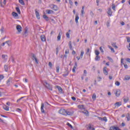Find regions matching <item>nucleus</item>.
Returning <instances> with one entry per match:
<instances>
[{
  "mask_svg": "<svg viewBox=\"0 0 130 130\" xmlns=\"http://www.w3.org/2000/svg\"><path fill=\"white\" fill-rule=\"evenodd\" d=\"M3 108H4V109H5V110H6V111H9V106L5 105L3 107Z\"/></svg>",
  "mask_w": 130,
  "mask_h": 130,
  "instance_id": "26",
  "label": "nucleus"
},
{
  "mask_svg": "<svg viewBox=\"0 0 130 130\" xmlns=\"http://www.w3.org/2000/svg\"><path fill=\"white\" fill-rule=\"evenodd\" d=\"M128 100H129V99H128V98L123 99V101L125 103H126V102H127V101H128Z\"/></svg>",
  "mask_w": 130,
  "mask_h": 130,
  "instance_id": "38",
  "label": "nucleus"
},
{
  "mask_svg": "<svg viewBox=\"0 0 130 130\" xmlns=\"http://www.w3.org/2000/svg\"><path fill=\"white\" fill-rule=\"evenodd\" d=\"M107 26L108 27H110V22L109 21H107Z\"/></svg>",
  "mask_w": 130,
  "mask_h": 130,
  "instance_id": "46",
  "label": "nucleus"
},
{
  "mask_svg": "<svg viewBox=\"0 0 130 130\" xmlns=\"http://www.w3.org/2000/svg\"><path fill=\"white\" fill-rule=\"evenodd\" d=\"M95 60H96V61L100 60V56L99 55H96L95 57Z\"/></svg>",
  "mask_w": 130,
  "mask_h": 130,
  "instance_id": "25",
  "label": "nucleus"
},
{
  "mask_svg": "<svg viewBox=\"0 0 130 130\" xmlns=\"http://www.w3.org/2000/svg\"><path fill=\"white\" fill-rule=\"evenodd\" d=\"M41 40L44 42V41H46V39L45 38V36L44 35H42L41 36Z\"/></svg>",
  "mask_w": 130,
  "mask_h": 130,
  "instance_id": "13",
  "label": "nucleus"
},
{
  "mask_svg": "<svg viewBox=\"0 0 130 130\" xmlns=\"http://www.w3.org/2000/svg\"><path fill=\"white\" fill-rule=\"evenodd\" d=\"M115 85L116 86H119V85H120V82H119V81H116L115 82Z\"/></svg>",
  "mask_w": 130,
  "mask_h": 130,
  "instance_id": "40",
  "label": "nucleus"
},
{
  "mask_svg": "<svg viewBox=\"0 0 130 130\" xmlns=\"http://www.w3.org/2000/svg\"><path fill=\"white\" fill-rule=\"evenodd\" d=\"M69 52H70V51H69V50H66L65 51V53L66 54H68V53H69Z\"/></svg>",
  "mask_w": 130,
  "mask_h": 130,
  "instance_id": "62",
  "label": "nucleus"
},
{
  "mask_svg": "<svg viewBox=\"0 0 130 130\" xmlns=\"http://www.w3.org/2000/svg\"><path fill=\"white\" fill-rule=\"evenodd\" d=\"M49 67H50V69L52 68V63L51 62H49Z\"/></svg>",
  "mask_w": 130,
  "mask_h": 130,
  "instance_id": "42",
  "label": "nucleus"
},
{
  "mask_svg": "<svg viewBox=\"0 0 130 130\" xmlns=\"http://www.w3.org/2000/svg\"><path fill=\"white\" fill-rule=\"evenodd\" d=\"M60 114H62L63 115H66L67 111H66L64 109H61L59 110L58 112Z\"/></svg>",
  "mask_w": 130,
  "mask_h": 130,
  "instance_id": "2",
  "label": "nucleus"
},
{
  "mask_svg": "<svg viewBox=\"0 0 130 130\" xmlns=\"http://www.w3.org/2000/svg\"><path fill=\"white\" fill-rule=\"evenodd\" d=\"M42 83L45 88L48 89V90H50V91H52V85L48 83L46 80L42 81Z\"/></svg>",
  "mask_w": 130,
  "mask_h": 130,
  "instance_id": "1",
  "label": "nucleus"
},
{
  "mask_svg": "<svg viewBox=\"0 0 130 130\" xmlns=\"http://www.w3.org/2000/svg\"><path fill=\"white\" fill-rule=\"evenodd\" d=\"M74 114V111H66V115H70L72 116Z\"/></svg>",
  "mask_w": 130,
  "mask_h": 130,
  "instance_id": "5",
  "label": "nucleus"
},
{
  "mask_svg": "<svg viewBox=\"0 0 130 130\" xmlns=\"http://www.w3.org/2000/svg\"><path fill=\"white\" fill-rule=\"evenodd\" d=\"M112 9H113L114 11H115V5H114V4H113L112 5Z\"/></svg>",
  "mask_w": 130,
  "mask_h": 130,
  "instance_id": "47",
  "label": "nucleus"
},
{
  "mask_svg": "<svg viewBox=\"0 0 130 130\" xmlns=\"http://www.w3.org/2000/svg\"><path fill=\"white\" fill-rule=\"evenodd\" d=\"M19 3L22 5V6H25V3H24V1L23 0H18Z\"/></svg>",
  "mask_w": 130,
  "mask_h": 130,
  "instance_id": "29",
  "label": "nucleus"
},
{
  "mask_svg": "<svg viewBox=\"0 0 130 130\" xmlns=\"http://www.w3.org/2000/svg\"><path fill=\"white\" fill-rule=\"evenodd\" d=\"M1 31L2 32V33H3V32H4V27L1 28Z\"/></svg>",
  "mask_w": 130,
  "mask_h": 130,
  "instance_id": "64",
  "label": "nucleus"
},
{
  "mask_svg": "<svg viewBox=\"0 0 130 130\" xmlns=\"http://www.w3.org/2000/svg\"><path fill=\"white\" fill-rule=\"evenodd\" d=\"M99 3H100V0H96L97 6H99Z\"/></svg>",
  "mask_w": 130,
  "mask_h": 130,
  "instance_id": "59",
  "label": "nucleus"
},
{
  "mask_svg": "<svg viewBox=\"0 0 130 130\" xmlns=\"http://www.w3.org/2000/svg\"><path fill=\"white\" fill-rule=\"evenodd\" d=\"M95 54L96 55H99V54H100V52H99V51L96 50L95 51Z\"/></svg>",
  "mask_w": 130,
  "mask_h": 130,
  "instance_id": "39",
  "label": "nucleus"
},
{
  "mask_svg": "<svg viewBox=\"0 0 130 130\" xmlns=\"http://www.w3.org/2000/svg\"><path fill=\"white\" fill-rule=\"evenodd\" d=\"M62 34V31H60L58 35V36L57 37V41H60V38L61 37V35Z\"/></svg>",
  "mask_w": 130,
  "mask_h": 130,
  "instance_id": "9",
  "label": "nucleus"
},
{
  "mask_svg": "<svg viewBox=\"0 0 130 130\" xmlns=\"http://www.w3.org/2000/svg\"><path fill=\"white\" fill-rule=\"evenodd\" d=\"M84 51L83 50L81 51V53H80V58H83V56L84 55Z\"/></svg>",
  "mask_w": 130,
  "mask_h": 130,
  "instance_id": "30",
  "label": "nucleus"
},
{
  "mask_svg": "<svg viewBox=\"0 0 130 130\" xmlns=\"http://www.w3.org/2000/svg\"><path fill=\"white\" fill-rule=\"evenodd\" d=\"M126 39H127V42L129 43L130 42V38L129 37H127Z\"/></svg>",
  "mask_w": 130,
  "mask_h": 130,
  "instance_id": "50",
  "label": "nucleus"
},
{
  "mask_svg": "<svg viewBox=\"0 0 130 130\" xmlns=\"http://www.w3.org/2000/svg\"><path fill=\"white\" fill-rule=\"evenodd\" d=\"M107 69V67H105L104 68H103V72H104V74L105 75H106V76H107V75H108V72H107V71L106 70Z\"/></svg>",
  "mask_w": 130,
  "mask_h": 130,
  "instance_id": "12",
  "label": "nucleus"
},
{
  "mask_svg": "<svg viewBox=\"0 0 130 130\" xmlns=\"http://www.w3.org/2000/svg\"><path fill=\"white\" fill-rule=\"evenodd\" d=\"M5 76L4 75H0V82H1L2 80L4 79Z\"/></svg>",
  "mask_w": 130,
  "mask_h": 130,
  "instance_id": "41",
  "label": "nucleus"
},
{
  "mask_svg": "<svg viewBox=\"0 0 130 130\" xmlns=\"http://www.w3.org/2000/svg\"><path fill=\"white\" fill-rule=\"evenodd\" d=\"M126 117L127 118V121H129V120H130V115H129V113H127V116Z\"/></svg>",
  "mask_w": 130,
  "mask_h": 130,
  "instance_id": "35",
  "label": "nucleus"
},
{
  "mask_svg": "<svg viewBox=\"0 0 130 130\" xmlns=\"http://www.w3.org/2000/svg\"><path fill=\"white\" fill-rule=\"evenodd\" d=\"M53 13V11L52 10H48L47 14H52Z\"/></svg>",
  "mask_w": 130,
  "mask_h": 130,
  "instance_id": "45",
  "label": "nucleus"
},
{
  "mask_svg": "<svg viewBox=\"0 0 130 130\" xmlns=\"http://www.w3.org/2000/svg\"><path fill=\"white\" fill-rule=\"evenodd\" d=\"M108 58L109 60H110V61H111L112 62H113V59H112L111 58V57H108Z\"/></svg>",
  "mask_w": 130,
  "mask_h": 130,
  "instance_id": "48",
  "label": "nucleus"
},
{
  "mask_svg": "<svg viewBox=\"0 0 130 130\" xmlns=\"http://www.w3.org/2000/svg\"><path fill=\"white\" fill-rule=\"evenodd\" d=\"M69 48L71 49V50H73V46H72V42H69Z\"/></svg>",
  "mask_w": 130,
  "mask_h": 130,
  "instance_id": "32",
  "label": "nucleus"
},
{
  "mask_svg": "<svg viewBox=\"0 0 130 130\" xmlns=\"http://www.w3.org/2000/svg\"><path fill=\"white\" fill-rule=\"evenodd\" d=\"M88 129L89 130H95V128L92 127V126L91 125V124H89L88 125Z\"/></svg>",
  "mask_w": 130,
  "mask_h": 130,
  "instance_id": "21",
  "label": "nucleus"
},
{
  "mask_svg": "<svg viewBox=\"0 0 130 130\" xmlns=\"http://www.w3.org/2000/svg\"><path fill=\"white\" fill-rule=\"evenodd\" d=\"M16 10L18 14H21V11H20V8H19V7H16Z\"/></svg>",
  "mask_w": 130,
  "mask_h": 130,
  "instance_id": "36",
  "label": "nucleus"
},
{
  "mask_svg": "<svg viewBox=\"0 0 130 130\" xmlns=\"http://www.w3.org/2000/svg\"><path fill=\"white\" fill-rule=\"evenodd\" d=\"M123 58H121V63L122 64H124V67L125 68V69H127L128 68V66H127V64H124V63H123Z\"/></svg>",
  "mask_w": 130,
  "mask_h": 130,
  "instance_id": "15",
  "label": "nucleus"
},
{
  "mask_svg": "<svg viewBox=\"0 0 130 130\" xmlns=\"http://www.w3.org/2000/svg\"><path fill=\"white\" fill-rule=\"evenodd\" d=\"M100 119H101V120H103L104 121H107V118H106V117H104L103 118L100 117Z\"/></svg>",
  "mask_w": 130,
  "mask_h": 130,
  "instance_id": "31",
  "label": "nucleus"
},
{
  "mask_svg": "<svg viewBox=\"0 0 130 130\" xmlns=\"http://www.w3.org/2000/svg\"><path fill=\"white\" fill-rule=\"evenodd\" d=\"M66 36L67 38H70V33L67 32Z\"/></svg>",
  "mask_w": 130,
  "mask_h": 130,
  "instance_id": "52",
  "label": "nucleus"
},
{
  "mask_svg": "<svg viewBox=\"0 0 130 130\" xmlns=\"http://www.w3.org/2000/svg\"><path fill=\"white\" fill-rule=\"evenodd\" d=\"M69 3L71 6H73V2H72V0H69Z\"/></svg>",
  "mask_w": 130,
  "mask_h": 130,
  "instance_id": "60",
  "label": "nucleus"
},
{
  "mask_svg": "<svg viewBox=\"0 0 130 130\" xmlns=\"http://www.w3.org/2000/svg\"><path fill=\"white\" fill-rule=\"evenodd\" d=\"M23 35H24L25 37H26V36H27V35H28V29L27 28H25L24 32L23 34Z\"/></svg>",
  "mask_w": 130,
  "mask_h": 130,
  "instance_id": "18",
  "label": "nucleus"
},
{
  "mask_svg": "<svg viewBox=\"0 0 130 130\" xmlns=\"http://www.w3.org/2000/svg\"><path fill=\"white\" fill-rule=\"evenodd\" d=\"M117 127H116L115 126H112L110 127L109 130H116V128Z\"/></svg>",
  "mask_w": 130,
  "mask_h": 130,
  "instance_id": "22",
  "label": "nucleus"
},
{
  "mask_svg": "<svg viewBox=\"0 0 130 130\" xmlns=\"http://www.w3.org/2000/svg\"><path fill=\"white\" fill-rule=\"evenodd\" d=\"M114 105H115L116 106H117V107H119V106H120V105H121V102H117L116 103H115Z\"/></svg>",
  "mask_w": 130,
  "mask_h": 130,
  "instance_id": "23",
  "label": "nucleus"
},
{
  "mask_svg": "<svg viewBox=\"0 0 130 130\" xmlns=\"http://www.w3.org/2000/svg\"><path fill=\"white\" fill-rule=\"evenodd\" d=\"M72 53L73 55H75V54H76V51H75V50H73Z\"/></svg>",
  "mask_w": 130,
  "mask_h": 130,
  "instance_id": "63",
  "label": "nucleus"
},
{
  "mask_svg": "<svg viewBox=\"0 0 130 130\" xmlns=\"http://www.w3.org/2000/svg\"><path fill=\"white\" fill-rule=\"evenodd\" d=\"M126 60V61H127V62L130 63V58H127Z\"/></svg>",
  "mask_w": 130,
  "mask_h": 130,
  "instance_id": "61",
  "label": "nucleus"
},
{
  "mask_svg": "<svg viewBox=\"0 0 130 130\" xmlns=\"http://www.w3.org/2000/svg\"><path fill=\"white\" fill-rule=\"evenodd\" d=\"M35 13H36V16L38 20L40 19V14H39V12L37 11V9L35 10Z\"/></svg>",
  "mask_w": 130,
  "mask_h": 130,
  "instance_id": "7",
  "label": "nucleus"
},
{
  "mask_svg": "<svg viewBox=\"0 0 130 130\" xmlns=\"http://www.w3.org/2000/svg\"><path fill=\"white\" fill-rule=\"evenodd\" d=\"M5 43L8 45V46H12V41L11 40H8L5 42Z\"/></svg>",
  "mask_w": 130,
  "mask_h": 130,
  "instance_id": "14",
  "label": "nucleus"
},
{
  "mask_svg": "<svg viewBox=\"0 0 130 130\" xmlns=\"http://www.w3.org/2000/svg\"><path fill=\"white\" fill-rule=\"evenodd\" d=\"M79 19V14H76V17H75V22H76V23H79V21H78Z\"/></svg>",
  "mask_w": 130,
  "mask_h": 130,
  "instance_id": "17",
  "label": "nucleus"
},
{
  "mask_svg": "<svg viewBox=\"0 0 130 130\" xmlns=\"http://www.w3.org/2000/svg\"><path fill=\"white\" fill-rule=\"evenodd\" d=\"M50 8L54 11H57V10H58V8H57V6L54 5H51Z\"/></svg>",
  "mask_w": 130,
  "mask_h": 130,
  "instance_id": "6",
  "label": "nucleus"
},
{
  "mask_svg": "<svg viewBox=\"0 0 130 130\" xmlns=\"http://www.w3.org/2000/svg\"><path fill=\"white\" fill-rule=\"evenodd\" d=\"M67 124L68 125V126L71 127V128H73V125H72V124H71L70 123L68 122Z\"/></svg>",
  "mask_w": 130,
  "mask_h": 130,
  "instance_id": "44",
  "label": "nucleus"
},
{
  "mask_svg": "<svg viewBox=\"0 0 130 130\" xmlns=\"http://www.w3.org/2000/svg\"><path fill=\"white\" fill-rule=\"evenodd\" d=\"M31 57L32 60H35L36 63H39L38 60H37V58H36V56H35V54L31 53Z\"/></svg>",
  "mask_w": 130,
  "mask_h": 130,
  "instance_id": "4",
  "label": "nucleus"
},
{
  "mask_svg": "<svg viewBox=\"0 0 130 130\" xmlns=\"http://www.w3.org/2000/svg\"><path fill=\"white\" fill-rule=\"evenodd\" d=\"M56 88H58L59 92H61L62 91V88H61V87L57 85L56 86Z\"/></svg>",
  "mask_w": 130,
  "mask_h": 130,
  "instance_id": "28",
  "label": "nucleus"
},
{
  "mask_svg": "<svg viewBox=\"0 0 130 130\" xmlns=\"http://www.w3.org/2000/svg\"><path fill=\"white\" fill-rule=\"evenodd\" d=\"M82 113H84V114H85L86 116H89V112L87 110H84L82 111Z\"/></svg>",
  "mask_w": 130,
  "mask_h": 130,
  "instance_id": "19",
  "label": "nucleus"
},
{
  "mask_svg": "<svg viewBox=\"0 0 130 130\" xmlns=\"http://www.w3.org/2000/svg\"><path fill=\"white\" fill-rule=\"evenodd\" d=\"M107 14L109 16H112V10H111V8L108 9Z\"/></svg>",
  "mask_w": 130,
  "mask_h": 130,
  "instance_id": "10",
  "label": "nucleus"
},
{
  "mask_svg": "<svg viewBox=\"0 0 130 130\" xmlns=\"http://www.w3.org/2000/svg\"><path fill=\"white\" fill-rule=\"evenodd\" d=\"M16 29L18 31V34H20L22 32V26L20 25H17L16 26Z\"/></svg>",
  "mask_w": 130,
  "mask_h": 130,
  "instance_id": "3",
  "label": "nucleus"
},
{
  "mask_svg": "<svg viewBox=\"0 0 130 130\" xmlns=\"http://www.w3.org/2000/svg\"><path fill=\"white\" fill-rule=\"evenodd\" d=\"M4 69L5 72H8V71L9 70V66H8V65H5Z\"/></svg>",
  "mask_w": 130,
  "mask_h": 130,
  "instance_id": "27",
  "label": "nucleus"
},
{
  "mask_svg": "<svg viewBox=\"0 0 130 130\" xmlns=\"http://www.w3.org/2000/svg\"><path fill=\"white\" fill-rule=\"evenodd\" d=\"M69 75V72H67V73L66 74H62L63 77H67Z\"/></svg>",
  "mask_w": 130,
  "mask_h": 130,
  "instance_id": "58",
  "label": "nucleus"
},
{
  "mask_svg": "<svg viewBox=\"0 0 130 130\" xmlns=\"http://www.w3.org/2000/svg\"><path fill=\"white\" fill-rule=\"evenodd\" d=\"M6 57H8V55L5 54L2 55V58H4V59H5V60H7V59H8V58Z\"/></svg>",
  "mask_w": 130,
  "mask_h": 130,
  "instance_id": "33",
  "label": "nucleus"
},
{
  "mask_svg": "<svg viewBox=\"0 0 130 130\" xmlns=\"http://www.w3.org/2000/svg\"><path fill=\"white\" fill-rule=\"evenodd\" d=\"M11 83H12V78H10L7 82L8 86H10V85H11Z\"/></svg>",
  "mask_w": 130,
  "mask_h": 130,
  "instance_id": "16",
  "label": "nucleus"
},
{
  "mask_svg": "<svg viewBox=\"0 0 130 130\" xmlns=\"http://www.w3.org/2000/svg\"><path fill=\"white\" fill-rule=\"evenodd\" d=\"M115 95H116V97H119V96H120V90H117L115 93Z\"/></svg>",
  "mask_w": 130,
  "mask_h": 130,
  "instance_id": "11",
  "label": "nucleus"
},
{
  "mask_svg": "<svg viewBox=\"0 0 130 130\" xmlns=\"http://www.w3.org/2000/svg\"><path fill=\"white\" fill-rule=\"evenodd\" d=\"M130 79V77L126 75V76H125L124 78V81H128V80H129Z\"/></svg>",
  "mask_w": 130,
  "mask_h": 130,
  "instance_id": "24",
  "label": "nucleus"
},
{
  "mask_svg": "<svg viewBox=\"0 0 130 130\" xmlns=\"http://www.w3.org/2000/svg\"><path fill=\"white\" fill-rule=\"evenodd\" d=\"M77 66H78V62H75V66H74V68H75V69H77Z\"/></svg>",
  "mask_w": 130,
  "mask_h": 130,
  "instance_id": "49",
  "label": "nucleus"
},
{
  "mask_svg": "<svg viewBox=\"0 0 130 130\" xmlns=\"http://www.w3.org/2000/svg\"><path fill=\"white\" fill-rule=\"evenodd\" d=\"M100 50H101V51L102 53H103V52H104V51L103 50V49H102V47H100Z\"/></svg>",
  "mask_w": 130,
  "mask_h": 130,
  "instance_id": "51",
  "label": "nucleus"
},
{
  "mask_svg": "<svg viewBox=\"0 0 130 130\" xmlns=\"http://www.w3.org/2000/svg\"><path fill=\"white\" fill-rule=\"evenodd\" d=\"M43 18L46 20V21H49V17H48L46 15L44 14L43 15Z\"/></svg>",
  "mask_w": 130,
  "mask_h": 130,
  "instance_id": "20",
  "label": "nucleus"
},
{
  "mask_svg": "<svg viewBox=\"0 0 130 130\" xmlns=\"http://www.w3.org/2000/svg\"><path fill=\"white\" fill-rule=\"evenodd\" d=\"M84 14H85L84 10H81V16H84Z\"/></svg>",
  "mask_w": 130,
  "mask_h": 130,
  "instance_id": "54",
  "label": "nucleus"
},
{
  "mask_svg": "<svg viewBox=\"0 0 130 130\" xmlns=\"http://www.w3.org/2000/svg\"><path fill=\"white\" fill-rule=\"evenodd\" d=\"M16 111H17V112H20V111H22V110H21V109L17 108L16 109Z\"/></svg>",
  "mask_w": 130,
  "mask_h": 130,
  "instance_id": "57",
  "label": "nucleus"
},
{
  "mask_svg": "<svg viewBox=\"0 0 130 130\" xmlns=\"http://www.w3.org/2000/svg\"><path fill=\"white\" fill-rule=\"evenodd\" d=\"M90 16H91V17H93L94 13H93L92 11H90Z\"/></svg>",
  "mask_w": 130,
  "mask_h": 130,
  "instance_id": "53",
  "label": "nucleus"
},
{
  "mask_svg": "<svg viewBox=\"0 0 130 130\" xmlns=\"http://www.w3.org/2000/svg\"><path fill=\"white\" fill-rule=\"evenodd\" d=\"M72 72H73V73H76V68H75V67H73V68L72 69Z\"/></svg>",
  "mask_w": 130,
  "mask_h": 130,
  "instance_id": "55",
  "label": "nucleus"
},
{
  "mask_svg": "<svg viewBox=\"0 0 130 130\" xmlns=\"http://www.w3.org/2000/svg\"><path fill=\"white\" fill-rule=\"evenodd\" d=\"M72 100H73V101H76V100H77V99H76V98L75 96H72Z\"/></svg>",
  "mask_w": 130,
  "mask_h": 130,
  "instance_id": "56",
  "label": "nucleus"
},
{
  "mask_svg": "<svg viewBox=\"0 0 130 130\" xmlns=\"http://www.w3.org/2000/svg\"><path fill=\"white\" fill-rule=\"evenodd\" d=\"M12 16H13V17H18V13L15 12H12Z\"/></svg>",
  "mask_w": 130,
  "mask_h": 130,
  "instance_id": "34",
  "label": "nucleus"
},
{
  "mask_svg": "<svg viewBox=\"0 0 130 130\" xmlns=\"http://www.w3.org/2000/svg\"><path fill=\"white\" fill-rule=\"evenodd\" d=\"M59 69H60L59 66H57L56 67V73H59Z\"/></svg>",
  "mask_w": 130,
  "mask_h": 130,
  "instance_id": "43",
  "label": "nucleus"
},
{
  "mask_svg": "<svg viewBox=\"0 0 130 130\" xmlns=\"http://www.w3.org/2000/svg\"><path fill=\"white\" fill-rule=\"evenodd\" d=\"M92 98L93 100H96V94L95 93H93L92 94Z\"/></svg>",
  "mask_w": 130,
  "mask_h": 130,
  "instance_id": "37",
  "label": "nucleus"
},
{
  "mask_svg": "<svg viewBox=\"0 0 130 130\" xmlns=\"http://www.w3.org/2000/svg\"><path fill=\"white\" fill-rule=\"evenodd\" d=\"M44 104L42 103L41 107V111L42 113H45V111H44Z\"/></svg>",
  "mask_w": 130,
  "mask_h": 130,
  "instance_id": "8",
  "label": "nucleus"
}]
</instances>
